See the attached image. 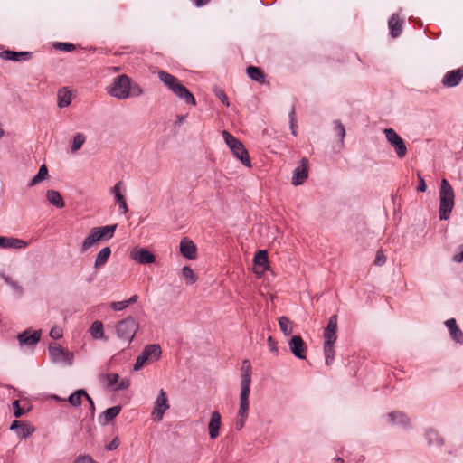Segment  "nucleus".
<instances>
[{
  "label": "nucleus",
  "mask_w": 463,
  "mask_h": 463,
  "mask_svg": "<svg viewBox=\"0 0 463 463\" xmlns=\"http://www.w3.org/2000/svg\"><path fill=\"white\" fill-rule=\"evenodd\" d=\"M455 206V192L447 179H442L439 188V220H449Z\"/></svg>",
  "instance_id": "nucleus-1"
},
{
  "label": "nucleus",
  "mask_w": 463,
  "mask_h": 463,
  "mask_svg": "<svg viewBox=\"0 0 463 463\" xmlns=\"http://www.w3.org/2000/svg\"><path fill=\"white\" fill-rule=\"evenodd\" d=\"M117 224L93 227L81 243V251L86 252L94 245L113 238Z\"/></svg>",
  "instance_id": "nucleus-2"
},
{
  "label": "nucleus",
  "mask_w": 463,
  "mask_h": 463,
  "mask_svg": "<svg viewBox=\"0 0 463 463\" xmlns=\"http://www.w3.org/2000/svg\"><path fill=\"white\" fill-rule=\"evenodd\" d=\"M107 92L118 99L128 98L130 96V79L125 74L116 77L107 87Z\"/></svg>",
  "instance_id": "nucleus-3"
},
{
  "label": "nucleus",
  "mask_w": 463,
  "mask_h": 463,
  "mask_svg": "<svg viewBox=\"0 0 463 463\" xmlns=\"http://www.w3.org/2000/svg\"><path fill=\"white\" fill-rule=\"evenodd\" d=\"M137 329L138 325L131 317L119 321L116 325V333L118 337L127 344H129L133 340Z\"/></svg>",
  "instance_id": "nucleus-4"
},
{
  "label": "nucleus",
  "mask_w": 463,
  "mask_h": 463,
  "mask_svg": "<svg viewBox=\"0 0 463 463\" xmlns=\"http://www.w3.org/2000/svg\"><path fill=\"white\" fill-rule=\"evenodd\" d=\"M161 354V349L158 345H146L142 353L137 356L134 364V370H140L146 362L156 360Z\"/></svg>",
  "instance_id": "nucleus-5"
},
{
  "label": "nucleus",
  "mask_w": 463,
  "mask_h": 463,
  "mask_svg": "<svg viewBox=\"0 0 463 463\" xmlns=\"http://www.w3.org/2000/svg\"><path fill=\"white\" fill-rule=\"evenodd\" d=\"M383 133L387 141L395 150L397 156L403 158L407 154V147L403 139L392 128H385Z\"/></svg>",
  "instance_id": "nucleus-6"
},
{
  "label": "nucleus",
  "mask_w": 463,
  "mask_h": 463,
  "mask_svg": "<svg viewBox=\"0 0 463 463\" xmlns=\"http://www.w3.org/2000/svg\"><path fill=\"white\" fill-rule=\"evenodd\" d=\"M49 353L52 360L55 363L72 364L74 357L73 353L65 350L58 344L50 345Z\"/></svg>",
  "instance_id": "nucleus-7"
},
{
  "label": "nucleus",
  "mask_w": 463,
  "mask_h": 463,
  "mask_svg": "<svg viewBox=\"0 0 463 463\" xmlns=\"http://www.w3.org/2000/svg\"><path fill=\"white\" fill-rule=\"evenodd\" d=\"M170 408L168 399L163 389L160 390L158 396L155 402L154 409L151 412V417L156 421L162 420L165 412Z\"/></svg>",
  "instance_id": "nucleus-8"
},
{
  "label": "nucleus",
  "mask_w": 463,
  "mask_h": 463,
  "mask_svg": "<svg viewBox=\"0 0 463 463\" xmlns=\"http://www.w3.org/2000/svg\"><path fill=\"white\" fill-rule=\"evenodd\" d=\"M241 381L240 395L250 396L251 383V365L249 360L245 359L241 364Z\"/></svg>",
  "instance_id": "nucleus-9"
},
{
  "label": "nucleus",
  "mask_w": 463,
  "mask_h": 463,
  "mask_svg": "<svg viewBox=\"0 0 463 463\" xmlns=\"http://www.w3.org/2000/svg\"><path fill=\"white\" fill-rule=\"evenodd\" d=\"M337 316L333 315L329 317L328 324L323 333V345H335L337 339Z\"/></svg>",
  "instance_id": "nucleus-10"
},
{
  "label": "nucleus",
  "mask_w": 463,
  "mask_h": 463,
  "mask_svg": "<svg viewBox=\"0 0 463 463\" xmlns=\"http://www.w3.org/2000/svg\"><path fill=\"white\" fill-rule=\"evenodd\" d=\"M130 258L139 264H150L155 261V256L144 248H134L130 252Z\"/></svg>",
  "instance_id": "nucleus-11"
},
{
  "label": "nucleus",
  "mask_w": 463,
  "mask_h": 463,
  "mask_svg": "<svg viewBox=\"0 0 463 463\" xmlns=\"http://www.w3.org/2000/svg\"><path fill=\"white\" fill-rule=\"evenodd\" d=\"M291 353L298 359H306L307 347L299 335H294L288 342Z\"/></svg>",
  "instance_id": "nucleus-12"
},
{
  "label": "nucleus",
  "mask_w": 463,
  "mask_h": 463,
  "mask_svg": "<svg viewBox=\"0 0 463 463\" xmlns=\"http://www.w3.org/2000/svg\"><path fill=\"white\" fill-rule=\"evenodd\" d=\"M180 253L186 259L194 260L197 258V247L194 242L184 237L180 241Z\"/></svg>",
  "instance_id": "nucleus-13"
},
{
  "label": "nucleus",
  "mask_w": 463,
  "mask_h": 463,
  "mask_svg": "<svg viewBox=\"0 0 463 463\" xmlns=\"http://www.w3.org/2000/svg\"><path fill=\"white\" fill-rule=\"evenodd\" d=\"M175 96L185 103L189 108H193L196 105L194 96L190 90L184 85L175 81Z\"/></svg>",
  "instance_id": "nucleus-14"
},
{
  "label": "nucleus",
  "mask_w": 463,
  "mask_h": 463,
  "mask_svg": "<svg viewBox=\"0 0 463 463\" xmlns=\"http://www.w3.org/2000/svg\"><path fill=\"white\" fill-rule=\"evenodd\" d=\"M463 79V69L458 68L457 70H452L446 73V75L442 79V84L445 87H455L460 83Z\"/></svg>",
  "instance_id": "nucleus-15"
},
{
  "label": "nucleus",
  "mask_w": 463,
  "mask_h": 463,
  "mask_svg": "<svg viewBox=\"0 0 463 463\" xmlns=\"http://www.w3.org/2000/svg\"><path fill=\"white\" fill-rule=\"evenodd\" d=\"M307 158L301 159V164L294 170L292 184L294 185L301 184L307 178Z\"/></svg>",
  "instance_id": "nucleus-16"
},
{
  "label": "nucleus",
  "mask_w": 463,
  "mask_h": 463,
  "mask_svg": "<svg viewBox=\"0 0 463 463\" xmlns=\"http://www.w3.org/2000/svg\"><path fill=\"white\" fill-rule=\"evenodd\" d=\"M249 411V396L240 395V409L238 412V420L236 428L241 430L244 426L245 420L248 417Z\"/></svg>",
  "instance_id": "nucleus-17"
},
{
  "label": "nucleus",
  "mask_w": 463,
  "mask_h": 463,
  "mask_svg": "<svg viewBox=\"0 0 463 463\" xmlns=\"http://www.w3.org/2000/svg\"><path fill=\"white\" fill-rule=\"evenodd\" d=\"M231 150L234 156H236L245 166H251L249 153L241 141L232 147Z\"/></svg>",
  "instance_id": "nucleus-18"
},
{
  "label": "nucleus",
  "mask_w": 463,
  "mask_h": 463,
  "mask_svg": "<svg viewBox=\"0 0 463 463\" xmlns=\"http://www.w3.org/2000/svg\"><path fill=\"white\" fill-rule=\"evenodd\" d=\"M123 186V183L119 181L113 186L111 191L115 196L116 203H118L119 205V209L121 210L122 213H127L128 212V207L122 194Z\"/></svg>",
  "instance_id": "nucleus-19"
},
{
  "label": "nucleus",
  "mask_w": 463,
  "mask_h": 463,
  "mask_svg": "<svg viewBox=\"0 0 463 463\" xmlns=\"http://www.w3.org/2000/svg\"><path fill=\"white\" fill-rule=\"evenodd\" d=\"M41 337V331H34L30 333L29 331H24V333L18 335V341L21 345H35Z\"/></svg>",
  "instance_id": "nucleus-20"
},
{
  "label": "nucleus",
  "mask_w": 463,
  "mask_h": 463,
  "mask_svg": "<svg viewBox=\"0 0 463 463\" xmlns=\"http://www.w3.org/2000/svg\"><path fill=\"white\" fill-rule=\"evenodd\" d=\"M221 427V414L214 411L211 414L210 421L208 424L209 435L212 439H215L219 436V430Z\"/></svg>",
  "instance_id": "nucleus-21"
},
{
  "label": "nucleus",
  "mask_w": 463,
  "mask_h": 463,
  "mask_svg": "<svg viewBox=\"0 0 463 463\" xmlns=\"http://www.w3.org/2000/svg\"><path fill=\"white\" fill-rule=\"evenodd\" d=\"M31 53L28 52H14L5 50L0 52V58L5 61H20L30 58Z\"/></svg>",
  "instance_id": "nucleus-22"
},
{
  "label": "nucleus",
  "mask_w": 463,
  "mask_h": 463,
  "mask_svg": "<svg viewBox=\"0 0 463 463\" xmlns=\"http://www.w3.org/2000/svg\"><path fill=\"white\" fill-rule=\"evenodd\" d=\"M446 326L449 329V335L453 340L457 343H463V333L457 325L455 318H449L445 322Z\"/></svg>",
  "instance_id": "nucleus-23"
},
{
  "label": "nucleus",
  "mask_w": 463,
  "mask_h": 463,
  "mask_svg": "<svg viewBox=\"0 0 463 463\" xmlns=\"http://www.w3.org/2000/svg\"><path fill=\"white\" fill-rule=\"evenodd\" d=\"M110 255H111V250L109 247L102 248L96 255L95 261H94V268L96 269H98L101 268L102 266H104L107 263V261L109 260Z\"/></svg>",
  "instance_id": "nucleus-24"
},
{
  "label": "nucleus",
  "mask_w": 463,
  "mask_h": 463,
  "mask_svg": "<svg viewBox=\"0 0 463 463\" xmlns=\"http://www.w3.org/2000/svg\"><path fill=\"white\" fill-rule=\"evenodd\" d=\"M46 198L51 204L59 209L63 208L65 205L64 200L58 191L48 190L46 192Z\"/></svg>",
  "instance_id": "nucleus-25"
},
{
  "label": "nucleus",
  "mask_w": 463,
  "mask_h": 463,
  "mask_svg": "<svg viewBox=\"0 0 463 463\" xmlns=\"http://www.w3.org/2000/svg\"><path fill=\"white\" fill-rule=\"evenodd\" d=\"M253 262L256 266L262 268L260 274L268 270L269 268L268 252L266 250H259L254 256Z\"/></svg>",
  "instance_id": "nucleus-26"
},
{
  "label": "nucleus",
  "mask_w": 463,
  "mask_h": 463,
  "mask_svg": "<svg viewBox=\"0 0 463 463\" xmlns=\"http://www.w3.org/2000/svg\"><path fill=\"white\" fill-rule=\"evenodd\" d=\"M121 411V406L117 405L111 408L107 409L102 415L99 417V421L102 424H107L111 421L114 418H116Z\"/></svg>",
  "instance_id": "nucleus-27"
},
{
  "label": "nucleus",
  "mask_w": 463,
  "mask_h": 463,
  "mask_svg": "<svg viewBox=\"0 0 463 463\" xmlns=\"http://www.w3.org/2000/svg\"><path fill=\"white\" fill-rule=\"evenodd\" d=\"M71 102V93L67 88H62L58 91V107H68Z\"/></svg>",
  "instance_id": "nucleus-28"
},
{
  "label": "nucleus",
  "mask_w": 463,
  "mask_h": 463,
  "mask_svg": "<svg viewBox=\"0 0 463 463\" xmlns=\"http://www.w3.org/2000/svg\"><path fill=\"white\" fill-rule=\"evenodd\" d=\"M389 28L392 37H397L402 32V21L398 14H393L389 20Z\"/></svg>",
  "instance_id": "nucleus-29"
},
{
  "label": "nucleus",
  "mask_w": 463,
  "mask_h": 463,
  "mask_svg": "<svg viewBox=\"0 0 463 463\" xmlns=\"http://www.w3.org/2000/svg\"><path fill=\"white\" fill-rule=\"evenodd\" d=\"M279 325L281 332L284 335L288 336L293 333L292 321L286 316H282L279 318Z\"/></svg>",
  "instance_id": "nucleus-30"
},
{
  "label": "nucleus",
  "mask_w": 463,
  "mask_h": 463,
  "mask_svg": "<svg viewBox=\"0 0 463 463\" xmlns=\"http://www.w3.org/2000/svg\"><path fill=\"white\" fill-rule=\"evenodd\" d=\"M182 278L184 279L186 285H193L197 281V275L188 266H184L182 269Z\"/></svg>",
  "instance_id": "nucleus-31"
},
{
  "label": "nucleus",
  "mask_w": 463,
  "mask_h": 463,
  "mask_svg": "<svg viewBox=\"0 0 463 463\" xmlns=\"http://www.w3.org/2000/svg\"><path fill=\"white\" fill-rule=\"evenodd\" d=\"M4 245L1 248H14V249H22L26 247L27 243L22 240L14 239V238H4Z\"/></svg>",
  "instance_id": "nucleus-32"
},
{
  "label": "nucleus",
  "mask_w": 463,
  "mask_h": 463,
  "mask_svg": "<svg viewBox=\"0 0 463 463\" xmlns=\"http://www.w3.org/2000/svg\"><path fill=\"white\" fill-rule=\"evenodd\" d=\"M85 396H87V392L80 389L69 396L68 402L71 406L79 407L81 404L82 398H85Z\"/></svg>",
  "instance_id": "nucleus-33"
},
{
  "label": "nucleus",
  "mask_w": 463,
  "mask_h": 463,
  "mask_svg": "<svg viewBox=\"0 0 463 463\" xmlns=\"http://www.w3.org/2000/svg\"><path fill=\"white\" fill-rule=\"evenodd\" d=\"M90 335L95 339L104 337L103 324L100 321H94L90 327Z\"/></svg>",
  "instance_id": "nucleus-34"
},
{
  "label": "nucleus",
  "mask_w": 463,
  "mask_h": 463,
  "mask_svg": "<svg viewBox=\"0 0 463 463\" xmlns=\"http://www.w3.org/2000/svg\"><path fill=\"white\" fill-rule=\"evenodd\" d=\"M247 74L251 80H253L255 81H258L260 83L264 82V80H265L264 74L261 71V70L258 67L249 66L247 68Z\"/></svg>",
  "instance_id": "nucleus-35"
},
{
  "label": "nucleus",
  "mask_w": 463,
  "mask_h": 463,
  "mask_svg": "<svg viewBox=\"0 0 463 463\" xmlns=\"http://www.w3.org/2000/svg\"><path fill=\"white\" fill-rule=\"evenodd\" d=\"M48 177V168L45 165H42L39 168L38 174L31 180L29 186H34L37 184L44 181Z\"/></svg>",
  "instance_id": "nucleus-36"
},
{
  "label": "nucleus",
  "mask_w": 463,
  "mask_h": 463,
  "mask_svg": "<svg viewBox=\"0 0 463 463\" xmlns=\"http://www.w3.org/2000/svg\"><path fill=\"white\" fill-rule=\"evenodd\" d=\"M323 351L325 354V363L326 365H331L334 363L335 360V345H323Z\"/></svg>",
  "instance_id": "nucleus-37"
},
{
  "label": "nucleus",
  "mask_w": 463,
  "mask_h": 463,
  "mask_svg": "<svg viewBox=\"0 0 463 463\" xmlns=\"http://www.w3.org/2000/svg\"><path fill=\"white\" fill-rule=\"evenodd\" d=\"M157 74L160 80L170 90H174V76L164 71H158Z\"/></svg>",
  "instance_id": "nucleus-38"
},
{
  "label": "nucleus",
  "mask_w": 463,
  "mask_h": 463,
  "mask_svg": "<svg viewBox=\"0 0 463 463\" xmlns=\"http://www.w3.org/2000/svg\"><path fill=\"white\" fill-rule=\"evenodd\" d=\"M86 140V137L83 134H77L74 138H73V141H72V145H71V152H76L78 151L81 146L82 145L84 144Z\"/></svg>",
  "instance_id": "nucleus-39"
},
{
  "label": "nucleus",
  "mask_w": 463,
  "mask_h": 463,
  "mask_svg": "<svg viewBox=\"0 0 463 463\" xmlns=\"http://www.w3.org/2000/svg\"><path fill=\"white\" fill-rule=\"evenodd\" d=\"M222 137L230 149L240 142L239 139H237L234 136H232L231 133H229L226 130L222 131Z\"/></svg>",
  "instance_id": "nucleus-40"
},
{
  "label": "nucleus",
  "mask_w": 463,
  "mask_h": 463,
  "mask_svg": "<svg viewBox=\"0 0 463 463\" xmlns=\"http://www.w3.org/2000/svg\"><path fill=\"white\" fill-rule=\"evenodd\" d=\"M21 430L17 432L22 438H27L34 432V428L29 424L23 423L20 428Z\"/></svg>",
  "instance_id": "nucleus-41"
},
{
  "label": "nucleus",
  "mask_w": 463,
  "mask_h": 463,
  "mask_svg": "<svg viewBox=\"0 0 463 463\" xmlns=\"http://www.w3.org/2000/svg\"><path fill=\"white\" fill-rule=\"evenodd\" d=\"M389 418L391 419V420L392 422H396V421L401 422V423L408 422V419L402 412H391V413H389Z\"/></svg>",
  "instance_id": "nucleus-42"
},
{
  "label": "nucleus",
  "mask_w": 463,
  "mask_h": 463,
  "mask_svg": "<svg viewBox=\"0 0 463 463\" xmlns=\"http://www.w3.org/2000/svg\"><path fill=\"white\" fill-rule=\"evenodd\" d=\"M335 130L337 133V135L340 137L341 145L343 146L344 139L345 137V128L344 125L338 120L335 121Z\"/></svg>",
  "instance_id": "nucleus-43"
},
{
  "label": "nucleus",
  "mask_w": 463,
  "mask_h": 463,
  "mask_svg": "<svg viewBox=\"0 0 463 463\" xmlns=\"http://www.w3.org/2000/svg\"><path fill=\"white\" fill-rule=\"evenodd\" d=\"M54 47L57 50L63 51V52H72L75 50V45L69 43H56L54 44Z\"/></svg>",
  "instance_id": "nucleus-44"
},
{
  "label": "nucleus",
  "mask_w": 463,
  "mask_h": 463,
  "mask_svg": "<svg viewBox=\"0 0 463 463\" xmlns=\"http://www.w3.org/2000/svg\"><path fill=\"white\" fill-rule=\"evenodd\" d=\"M101 377L107 381L108 386L117 383L119 378L118 373L104 374Z\"/></svg>",
  "instance_id": "nucleus-45"
},
{
  "label": "nucleus",
  "mask_w": 463,
  "mask_h": 463,
  "mask_svg": "<svg viewBox=\"0 0 463 463\" xmlns=\"http://www.w3.org/2000/svg\"><path fill=\"white\" fill-rule=\"evenodd\" d=\"M386 262V257L383 250H379L376 252L374 264L376 266H383Z\"/></svg>",
  "instance_id": "nucleus-46"
},
{
  "label": "nucleus",
  "mask_w": 463,
  "mask_h": 463,
  "mask_svg": "<svg viewBox=\"0 0 463 463\" xmlns=\"http://www.w3.org/2000/svg\"><path fill=\"white\" fill-rule=\"evenodd\" d=\"M110 307L113 310L115 311H121V310H124L125 308L128 307V303H126L125 300H122V301H117V302H112L110 304Z\"/></svg>",
  "instance_id": "nucleus-47"
},
{
  "label": "nucleus",
  "mask_w": 463,
  "mask_h": 463,
  "mask_svg": "<svg viewBox=\"0 0 463 463\" xmlns=\"http://www.w3.org/2000/svg\"><path fill=\"white\" fill-rule=\"evenodd\" d=\"M50 336L53 339H59L62 336V330L59 326H53L50 331Z\"/></svg>",
  "instance_id": "nucleus-48"
},
{
  "label": "nucleus",
  "mask_w": 463,
  "mask_h": 463,
  "mask_svg": "<svg viewBox=\"0 0 463 463\" xmlns=\"http://www.w3.org/2000/svg\"><path fill=\"white\" fill-rule=\"evenodd\" d=\"M73 463H95L92 458L89 455L79 456Z\"/></svg>",
  "instance_id": "nucleus-49"
},
{
  "label": "nucleus",
  "mask_w": 463,
  "mask_h": 463,
  "mask_svg": "<svg viewBox=\"0 0 463 463\" xmlns=\"http://www.w3.org/2000/svg\"><path fill=\"white\" fill-rule=\"evenodd\" d=\"M267 342H268L269 350L272 353L278 354L279 350H278L277 342L275 341V339L272 336H269Z\"/></svg>",
  "instance_id": "nucleus-50"
},
{
  "label": "nucleus",
  "mask_w": 463,
  "mask_h": 463,
  "mask_svg": "<svg viewBox=\"0 0 463 463\" xmlns=\"http://www.w3.org/2000/svg\"><path fill=\"white\" fill-rule=\"evenodd\" d=\"M14 414L16 418L21 417L24 414V411L20 407V402L18 400L13 402Z\"/></svg>",
  "instance_id": "nucleus-51"
},
{
  "label": "nucleus",
  "mask_w": 463,
  "mask_h": 463,
  "mask_svg": "<svg viewBox=\"0 0 463 463\" xmlns=\"http://www.w3.org/2000/svg\"><path fill=\"white\" fill-rule=\"evenodd\" d=\"M142 93H143V90L138 85H137V84L132 85L130 83V96L137 97V96H140Z\"/></svg>",
  "instance_id": "nucleus-52"
},
{
  "label": "nucleus",
  "mask_w": 463,
  "mask_h": 463,
  "mask_svg": "<svg viewBox=\"0 0 463 463\" xmlns=\"http://www.w3.org/2000/svg\"><path fill=\"white\" fill-rule=\"evenodd\" d=\"M215 95L219 98V99L224 103L227 107L230 105L229 100L225 93L222 90H216Z\"/></svg>",
  "instance_id": "nucleus-53"
},
{
  "label": "nucleus",
  "mask_w": 463,
  "mask_h": 463,
  "mask_svg": "<svg viewBox=\"0 0 463 463\" xmlns=\"http://www.w3.org/2000/svg\"><path fill=\"white\" fill-rule=\"evenodd\" d=\"M289 118H290V128H291L292 134L294 136H296L297 132H296V119H295V109H292V110L289 114Z\"/></svg>",
  "instance_id": "nucleus-54"
},
{
  "label": "nucleus",
  "mask_w": 463,
  "mask_h": 463,
  "mask_svg": "<svg viewBox=\"0 0 463 463\" xmlns=\"http://www.w3.org/2000/svg\"><path fill=\"white\" fill-rule=\"evenodd\" d=\"M289 118H290V128H291L292 134L294 136H296L297 132H296V119H295V109H292V110L289 114Z\"/></svg>",
  "instance_id": "nucleus-55"
},
{
  "label": "nucleus",
  "mask_w": 463,
  "mask_h": 463,
  "mask_svg": "<svg viewBox=\"0 0 463 463\" xmlns=\"http://www.w3.org/2000/svg\"><path fill=\"white\" fill-rule=\"evenodd\" d=\"M418 181H419V185L417 186V191L421 192V193L425 192L427 189V185H426V183H425L423 177L420 174H418Z\"/></svg>",
  "instance_id": "nucleus-56"
},
{
  "label": "nucleus",
  "mask_w": 463,
  "mask_h": 463,
  "mask_svg": "<svg viewBox=\"0 0 463 463\" xmlns=\"http://www.w3.org/2000/svg\"><path fill=\"white\" fill-rule=\"evenodd\" d=\"M129 385H130V381H129V379H128V378H124V379H122V380L118 383V386L116 387V390H117V391H118V390H124V389L128 388V387H129Z\"/></svg>",
  "instance_id": "nucleus-57"
},
{
  "label": "nucleus",
  "mask_w": 463,
  "mask_h": 463,
  "mask_svg": "<svg viewBox=\"0 0 463 463\" xmlns=\"http://www.w3.org/2000/svg\"><path fill=\"white\" fill-rule=\"evenodd\" d=\"M119 446V440L118 438H115L111 440V442L107 446L108 450H114Z\"/></svg>",
  "instance_id": "nucleus-58"
},
{
  "label": "nucleus",
  "mask_w": 463,
  "mask_h": 463,
  "mask_svg": "<svg viewBox=\"0 0 463 463\" xmlns=\"http://www.w3.org/2000/svg\"><path fill=\"white\" fill-rule=\"evenodd\" d=\"M461 251L455 254L453 257H452V260L453 261L457 262V263H460V262H463V245L461 246Z\"/></svg>",
  "instance_id": "nucleus-59"
},
{
  "label": "nucleus",
  "mask_w": 463,
  "mask_h": 463,
  "mask_svg": "<svg viewBox=\"0 0 463 463\" xmlns=\"http://www.w3.org/2000/svg\"><path fill=\"white\" fill-rule=\"evenodd\" d=\"M85 399L88 401L89 404H90V412L91 414L93 415L94 414V411H95V405H94V402L93 400L90 397V395L87 393V396H85Z\"/></svg>",
  "instance_id": "nucleus-60"
},
{
  "label": "nucleus",
  "mask_w": 463,
  "mask_h": 463,
  "mask_svg": "<svg viewBox=\"0 0 463 463\" xmlns=\"http://www.w3.org/2000/svg\"><path fill=\"white\" fill-rule=\"evenodd\" d=\"M24 422L22 421H19V420H14L11 424V427L10 429L11 430H14V429H18V428H21V426L23 425Z\"/></svg>",
  "instance_id": "nucleus-61"
},
{
  "label": "nucleus",
  "mask_w": 463,
  "mask_h": 463,
  "mask_svg": "<svg viewBox=\"0 0 463 463\" xmlns=\"http://www.w3.org/2000/svg\"><path fill=\"white\" fill-rule=\"evenodd\" d=\"M137 298L138 297L137 295H133L132 297H130L128 299L125 300L126 303H128V307L130 305V304H134L137 301Z\"/></svg>",
  "instance_id": "nucleus-62"
},
{
  "label": "nucleus",
  "mask_w": 463,
  "mask_h": 463,
  "mask_svg": "<svg viewBox=\"0 0 463 463\" xmlns=\"http://www.w3.org/2000/svg\"><path fill=\"white\" fill-rule=\"evenodd\" d=\"M187 116H188V113H186L184 115L177 116V123H179V124L183 123L185 120V118H187Z\"/></svg>",
  "instance_id": "nucleus-63"
},
{
  "label": "nucleus",
  "mask_w": 463,
  "mask_h": 463,
  "mask_svg": "<svg viewBox=\"0 0 463 463\" xmlns=\"http://www.w3.org/2000/svg\"><path fill=\"white\" fill-rule=\"evenodd\" d=\"M210 0H194V3L197 6H202L209 3Z\"/></svg>",
  "instance_id": "nucleus-64"
}]
</instances>
